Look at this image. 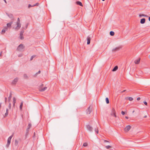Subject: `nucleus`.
<instances>
[{
	"label": "nucleus",
	"instance_id": "e2e57ef3",
	"mask_svg": "<svg viewBox=\"0 0 150 150\" xmlns=\"http://www.w3.org/2000/svg\"><path fill=\"white\" fill-rule=\"evenodd\" d=\"M18 1L19 0H18Z\"/></svg>",
	"mask_w": 150,
	"mask_h": 150
},
{
	"label": "nucleus",
	"instance_id": "6e6552de",
	"mask_svg": "<svg viewBox=\"0 0 150 150\" xmlns=\"http://www.w3.org/2000/svg\"><path fill=\"white\" fill-rule=\"evenodd\" d=\"M18 80V78H15L13 80V81L12 84V85H15L17 82Z\"/></svg>",
	"mask_w": 150,
	"mask_h": 150
},
{
	"label": "nucleus",
	"instance_id": "864d4df0",
	"mask_svg": "<svg viewBox=\"0 0 150 150\" xmlns=\"http://www.w3.org/2000/svg\"><path fill=\"white\" fill-rule=\"evenodd\" d=\"M149 21H150V17H149Z\"/></svg>",
	"mask_w": 150,
	"mask_h": 150
},
{
	"label": "nucleus",
	"instance_id": "9b49d317",
	"mask_svg": "<svg viewBox=\"0 0 150 150\" xmlns=\"http://www.w3.org/2000/svg\"><path fill=\"white\" fill-rule=\"evenodd\" d=\"M6 14L11 19H13L14 17L13 14H8V13H6Z\"/></svg>",
	"mask_w": 150,
	"mask_h": 150
},
{
	"label": "nucleus",
	"instance_id": "dca6fc26",
	"mask_svg": "<svg viewBox=\"0 0 150 150\" xmlns=\"http://www.w3.org/2000/svg\"><path fill=\"white\" fill-rule=\"evenodd\" d=\"M140 61V59L135 61L134 63L136 64H138L139 63Z\"/></svg>",
	"mask_w": 150,
	"mask_h": 150
},
{
	"label": "nucleus",
	"instance_id": "8fccbe9b",
	"mask_svg": "<svg viewBox=\"0 0 150 150\" xmlns=\"http://www.w3.org/2000/svg\"><path fill=\"white\" fill-rule=\"evenodd\" d=\"M125 118L126 119H128V118H129V117H127V116H126L125 117Z\"/></svg>",
	"mask_w": 150,
	"mask_h": 150
},
{
	"label": "nucleus",
	"instance_id": "13d9d810",
	"mask_svg": "<svg viewBox=\"0 0 150 150\" xmlns=\"http://www.w3.org/2000/svg\"><path fill=\"white\" fill-rule=\"evenodd\" d=\"M134 110H133V111L132 112H133V113H134Z\"/></svg>",
	"mask_w": 150,
	"mask_h": 150
},
{
	"label": "nucleus",
	"instance_id": "7ed1b4c3",
	"mask_svg": "<svg viewBox=\"0 0 150 150\" xmlns=\"http://www.w3.org/2000/svg\"><path fill=\"white\" fill-rule=\"evenodd\" d=\"M92 106H90L87 108V109L86 110V113L87 114H89L91 112L92 110Z\"/></svg>",
	"mask_w": 150,
	"mask_h": 150
},
{
	"label": "nucleus",
	"instance_id": "c9c22d12",
	"mask_svg": "<svg viewBox=\"0 0 150 150\" xmlns=\"http://www.w3.org/2000/svg\"><path fill=\"white\" fill-rule=\"evenodd\" d=\"M8 107L10 109L11 107V103H9L8 105Z\"/></svg>",
	"mask_w": 150,
	"mask_h": 150
},
{
	"label": "nucleus",
	"instance_id": "9d476101",
	"mask_svg": "<svg viewBox=\"0 0 150 150\" xmlns=\"http://www.w3.org/2000/svg\"><path fill=\"white\" fill-rule=\"evenodd\" d=\"M87 44L89 45L90 44V41L91 40V38L89 36H88L87 37Z\"/></svg>",
	"mask_w": 150,
	"mask_h": 150
},
{
	"label": "nucleus",
	"instance_id": "de8ad7c7",
	"mask_svg": "<svg viewBox=\"0 0 150 150\" xmlns=\"http://www.w3.org/2000/svg\"><path fill=\"white\" fill-rule=\"evenodd\" d=\"M38 4H39L38 3H37L35 4L34 5H35V6H38Z\"/></svg>",
	"mask_w": 150,
	"mask_h": 150
},
{
	"label": "nucleus",
	"instance_id": "052dcab7",
	"mask_svg": "<svg viewBox=\"0 0 150 150\" xmlns=\"http://www.w3.org/2000/svg\"><path fill=\"white\" fill-rule=\"evenodd\" d=\"M20 55H19L18 56V57H20Z\"/></svg>",
	"mask_w": 150,
	"mask_h": 150
},
{
	"label": "nucleus",
	"instance_id": "4be33fe9",
	"mask_svg": "<svg viewBox=\"0 0 150 150\" xmlns=\"http://www.w3.org/2000/svg\"><path fill=\"white\" fill-rule=\"evenodd\" d=\"M139 17L140 18H141L142 16H144V17H147V15H144V14H139Z\"/></svg>",
	"mask_w": 150,
	"mask_h": 150
},
{
	"label": "nucleus",
	"instance_id": "473e14b6",
	"mask_svg": "<svg viewBox=\"0 0 150 150\" xmlns=\"http://www.w3.org/2000/svg\"><path fill=\"white\" fill-rule=\"evenodd\" d=\"M34 57H35V55L32 56L31 57L30 60H33V58H34Z\"/></svg>",
	"mask_w": 150,
	"mask_h": 150
},
{
	"label": "nucleus",
	"instance_id": "a211bd4d",
	"mask_svg": "<svg viewBox=\"0 0 150 150\" xmlns=\"http://www.w3.org/2000/svg\"><path fill=\"white\" fill-rule=\"evenodd\" d=\"M12 97V93L11 92H10V95L8 98V101H9Z\"/></svg>",
	"mask_w": 150,
	"mask_h": 150
},
{
	"label": "nucleus",
	"instance_id": "5701e85b",
	"mask_svg": "<svg viewBox=\"0 0 150 150\" xmlns=\"http://www.w3.org/2000/svg\"><path fill=\"white\" fill-rule=\"evenodd\" d=\"M114 34V32L112 31H111L110 33V34L111 36H113Z\"/></svg>",
	"mask_w": 150,
	"mask_h": 150
},
{
	"label": "nucleus",
	"instance_id": "7c9ffc66",
	"mask_svg": "<svg viewBox=\"0 0 150 150\" xmlns=\"http://www.w3.org/2000/svg\"><path fill=\"white\" fill-rule=\"evenodd\" d=\"M6 28L3 29L2 30L1 32L2 33H4L6 32Z\"/></svg>",
	"mask_w": 150,
	"mask_h": 150
},
{
	"label": "nucleus",
	"instance_id": "e433bc0d",
	"mask_svg": "<svg viewBox=\"0 0 150 150\" xmlns=\"http://www.w3.org/2000/svg\"><path fill=\"white\" fill-rule=\"evenodd\" d=\"M20 21L19 18H18L17 19V22L20 23Z\"/></svg>",
	"mask_w": 150,
	"mask_h": 150
},
{
	"label": "nucleus",
	"instance_id": "79ce46f5",
	"mask_svg": "<svg viewBox=\"0 0 150 150\" xmlns=\"http://www.w3.org/2000/svg\"><path fill=\"white\" fill-rule=\"evenodd\" d=\"M30 128H27V129H26V132H28V131H29V129Z\"/></svg>",
	"mask_w": 150,
	"mask_h": 150
},
{
	"label": "nucleus",
	"instance_id": "09e8293b",
	"mask_svg": "<svg viewBox=\"0 0 150 150\" xmlns=\"http://www.w3.org/2000/svg\"><path fill=\"white\" fill-rule=\"evenodd\" d=\"M2 53V51H1V53H0V57H1V54Z\"/></svg>",
	"mask_w": 150,
	"mask_h": 150
},
{
	"label": "nucleus",
	"instance_id": "2eb2a0df",
	"mask_svg": "<svg viewBox=\"0 0 150 150\" xmlns=\"http://www.w3.org/2000/svg\"><path fill=\"white\" fill-rule=\"evenodd\" d=\"M118 68V67L117 66H115L114 68L112 69V71H116Z\"/></svg>",
	"mask_w": 150,
	"mask_h": 150
},
{
	"label": "nucleus",
	"instance_id": "a18cd8bd",
	"mask_svg": "<svg viewBox=\"0 0 150 150\" xmlns=\"http://www.w3.org/2000/svg\"><path fill=\"white\" fill-rule=\"evenodd\" d=\"M126 91V90H123V91H122L121 92V93H123V92H124L125 91Z\"/></svg>",
	"mask_w": 150,
	"mask_h": 150
},
{
	"label": "nucleus",
	"instance_id": "bf43d9fd",
	"mask_svg": "<svg viewBox=\"0 0 150 150\" xmlns=\"http://www.w3.org/2000/svg\"><path fill=\"white\" fill-rule=\"evenodd\" d=\"M103 1H104L105 0H102Z\"/></svg>",
	"mask_w": 150,
	"mask_h": 150
},
{
	"label": "nucleus",
	"instance_id": "39448f33",
	"mask_svg": "<svg viewBox=\"0 0 150 150\" xmlns=\"http://www.w3.org/2000/svg\"><path fill=\"white\" fill-rule=\"evenodd\" d=\"M115 113L116 112L114 108H113L112 110L111 113V115L116 117V116L115 115Z\"/></svg>",
	"mask_w": 150,
	"mask_h": 150
},
{
	"label": "nucleus",
	"instance_id": "72a5a7b5",
	"mask_svg": "<svg viewBox=\"0 0 150 150\" xmlns=\"http://www.w3.org/2000/svg\"><path fill=\"white\" fill-rule=\"evenodd\" d=\"M34 6H35V5H31V4H29L28 5V8H30V7H33Z\"/></svg>",
	"mask_w": 150,
	"mask_h": 150
},
{
	"label": "nucleus",
	"instance_id": "393cba45",
	"mask_svg": "<svg viewBox=\"0 0 150 150\" xmlns=\"http://www.w3.org/2000/svg\"><path fill=\"white\" fill-rule=\"evenodd\" d=\"M106 102L107 104H108L109 103V101L108 98H106L105 99Z\"/></svg>",
	"mask_w": 150,
	"mask_h": 150
},
{
	"label": "nucleus",
	"instance_id": "f257e3e1",
	"mask_svg": "<svg viewBox=\"0 0 150 150\" xmlns=\"http://www.w3.org/2000/svg\"><path fill=\"white\" fill-rule=\"evenodd\" d=\"M12 137H13L12 135H11L8 138V140H7V143L6 145V146L7 147H8L9 146V145L11 143V140Z\"/></svg>",
	"mask_w": 150,
	"mask_h": 150
},
{
	"label": "nucleus",
	"instance_id": "3c124183",
	"mask_svg": "<svg viewBox=\"0 0 150 150\" xmlns=\"http://www.w3.org/2000/svg\"><path fill=\"white\" fill-rule=\"evenodd\" d=\"M147 117V115H145V116H144V118H146Z\"/></svg>",
	"mask_w": 150,
	"mask_h": 150
},
{
	"label": "nucleus",
	"instance_id": "49530a36",
	"mask_svg": "<svg viewBox=\"0 0 150 150\" xmlns=\"http://www.w3.org/2000/svg\"><path fill=\"white\" fill-rule=\"evenodd\" d=\"M104 142H109V141L107 140H104Z\"/></svg>",
	"mask_w": 150,
	"mask_h": 150
},
{
	"label": "nucleus",
	"instance_id": "603ef678",
	"mask_svg": "<svg viewBox=\"0 0 150 150\" xmlns=\"http://www.w3.org/2000/svg\"><path fill=\"white\" fill-rule=\"evenodd\" d=\"M28 26V25H26V28H27Z\"/></svg>",
	"mask_w": 150,
	"mask_h": 150
},
{
	"label": "nucleus",
	"instance_id": "c85d7f7f",
	"mask_svg": "<svg viewBox=\"0 0 150 150\" xmlns=\"http://www.w3.org/2000/svg\"><path fill=\"white\" fill-rule=\"evenodd\" d=\"M128 100L129 101H132L133 100V98L132 97H128Z\"/></svg>",
	"mask_w": 150,
	"mask_h": 150
},
{
	"label": "nucleus",
	"instance_id": "1a4fd4ad",
	"mask_svg": "<svg viewBox=\"0 0 150 150\" xmlns=\"http://www.w3.org/2000/svg\"><path fill=\"white\" fill-rule=\"evenodd\" d=\"M13 23V22L11 21L10 23H8L7 24V27L6 28V30L7 29V28H11V25Z\"/></svg>",
	"mask_w": 150,
	"mask_h": 150
},
{
	"label": "nucleus",
	"instance_id": "c03bdc74",
	"mask_svg": "<svg viewBox=\"0 0 150 150\" xmlns=\"http://www.w3.org/2000/svg\"><path fill=\"white\" fill-rule=\"evenodd\" d=\"M140 99V97H138L137 98V100H139Z\"/></svg>",
	"mask_w": 150,
	"mask_h": 150
},
{
	"label": "nucleus",
	"instance_id": "4d7b16f0",
	"mask_svg": "<svg viewBox=\"0 0 150 150\" xmlns=\"http://www.w3.org/2000/svg\"><path fill=\"white\" fill-rule=\"evenodd\" d=\"M149 58H150V55H149Z\"/></svg>",
	"mask_w": 150,
	"mask_h": 150
},
{
	"label": "nucleus",
	"instance_id": "a19ab883",
	"mask_svg": "<svg viewBox=\"0 0 150 150\" xmlns=\"http://www.w3.org/2000/svg\"><path fill=\"white\" fill-rule=\"evenodd\" d=\"M121 114L122 115H124L125 114V112H124V111H122L121 112Z\"/></svg>",
	"mask_w": 150,
	"mask_h": 150
},
{
	"label": "nucleus",
	"instance_id": "0eeeda50",
	"mask_svg": "<svg viewBox=\"0 0 150 150\" xmlns=\"http://www.w3.org/2000/svg\"><path fill=\"white\" fill-rule=\"evenodd\" d=\"M86 128L90 132H92V131L93 128L92 127L90 126L89 125H86Z\"/></svg>",
	"mask_w": 150,
	"mask_h": 150
},
{
	"label": "nucleus",
	"instance_id": "6e6d98bb",
	"mask_svg": "<svg viewBox=\"0 0 150 150\" xmlns=\"http://www.w3.org/2000/svg\"><path fill=\"white\" fill-rule=\"evenodd\" d=\"M4 0V1L6 3V0Z\"/></svg>",
	"mask_w": 150,
	"mask_h": 150
},
{
	"label": "nucleus",
	"instance_id": "bb28decb",
	"mask_svg": "<svg viewBox=\"0 0 150 150\" xmlns=\"http://www.w3.org/2000/svg\"><path fill=\"white\" fill-rule=\"evenodd\" d=\"M8 114V109H6V113L5 114V116H6Z\"/></svg>",
	"mask_w": 150,
	"mask_h": 150
},
{
	"label": "nucleus",
	"instance_id": "58836bf2",
	"mask_svg": "<svg viewBox=\"0 0 150 150\" xmlns=\"http://www.w3.org/2000/svg\"><path fill=\"white\" fill-rule=\"evenodd\" d=\"M41 73V71L40 70H39L38 72H37L36 73V74H40V73Z\"/></svg>",
	"mask_w": 150,
	"mask_h": 150
},
{
	"label": "nucleus",
	"instance_id": "aec40b11",
	"mask_svg": "<svg viewBox=\"0 0 150 150\" xmlns=\"http://www.w3.org/2000/svg\"><path fill=\"white\" fill-rule=\"evenodd\" d=\"M23 77L25 79H27L28 78V77L26 74H23Z\"/></svg>",
	"mask_w": 150,
	"mask_h": 150
},
{
	"label": "nucleus",
	"instance_id": "412c9836",
	"mask_svg": "<svg viewBox=\"0 0 150 150\" xmlns=\"http://www.w3.org/2000/svg\"><path fill=\"white\" fill-rule=\"evenodd\" d=\"M14 144H15V145L16 146H18V142L17 140L16 139L15 140V142H14Z\"/></svg>",
	"mask_w": 150,
	"mask_h": 150
},
{
	"label": "nucleus",
	"instance_id": "4c0bfd02",
	"mask_svg": "<svg viewBox=\"0 0 150 150\" xmlns=\"http://www.w3.org/2000/svg\"><path fill=\"white\" fill-rule=\"evenodd\" d=\"M144 103L145 105H147V103L146 101H144Z\"/></svg>",
	"mask_w": 150,
	"mask_h": 150
},
{
	"label": "nucleus",
	"instance_id": "4468645a",
	"mask_svg": "<svg viewBox=\"0 0 150 150\" xmlns=\"http://www.w3.org/2000/svg\"><path fill=\"white\" fill-rule=\"evenodd\" d=\"M121 48L120 47H117L115 48L112 49V51H116L119 50Z\"/></svg>",
	"mask_w": 150,
	"mask_h": 150
},
{
	"label": "nucleus",
	"instance_id": "f3484780",
	"mask_svg": "<svg viewBox=\"0 0 150 150\" xmlns=\"http://www.w3.org/2000/svg\"><path fill=\"white\" fill-rule=\"evenodd\" d=\"M47 89V87H45L43 88H42V89L40 90V91L41 92H43L45 91Z\"/></svg>",
	"mask_w": 150,
	"mask_h": 150
},
{
	"label": "nucleus",
	"instance_id": "37998d69",
	"mask_svg": "<svg viewBox=\"0 0 150 150\" xmlns=\"http://www.w3.org/2000/svg\"><path fill=\"white\" fill-rule=\"evenodd\" d=\"M7 99V98L6 97L5 98V103H6Z\"/></svg>",
	"mask_w": 150,
	"mask_h": 150
},
{
	"label": "nucleus",
	"instance_id": "20e7f679",
	"mask_svg": "<svg viewBox=\"0 0 150 150\" xmlns=\"http://www.w3.org/2000/svg\"><path fill=\"white\" fill-rule=\"evenodd\" d=\"M16 25L17 26L15 27V29L18 30L21 28V24L20 23L17 22Z\"/></svg>",
	"mask_w": 150,
	"mask_h": 150
},
{
	"label": "nucleus",
	"instance_id": "ea45409f",
	"mask_svg": "<svg viewBox=\"0 0 150 150\" xmlns=\"http://www.w3.org/2000/svg\"><path fill=\"white\" fill-rule=\"evenodd\" d=\"M28 128H30V127H31V125L30 124H29L28 125Z\"/></svg>",
	"mask_w": 150,
	"mask_h": 150
},
{
	"label": "nucleus",
	"instance_id": "5fc2aeb1",
	"mask_svg": "<svg viewBox=\"0 0 150 150\" xmlns=\"http://www.w3.org/2000/svg\"><path fill=\"white\" fill-rule=\"evenodd\" d=\"M127 98H128V97H126L125 98V99H127Z\"/></svg>",
	"mask_w": 150,
	"mask_h": 150
},
{
	"label": "nucleus",
	"instance_id": "6ab92c4d",
	"mask_svg": "<svg viewBox=\"0 0 150 150\" xmlns=\"http://www.w3.org/2000/svg\"><path fill=\"white\" fill-rule=\"evenodd\" d=\"M16 102V98H15L14 97L13 98V106H14L15 105Z\"/></svg>",
	"mask_w": 150,
	"mask_h": 150
},
{
	"label": "nucleus",
	"instance_id": "c756f323",
	"mask_svg": "<svg viewBox=\"0 0 150 150\" xmlns=\"http://www.w3.org/2000/svg\"><path fill=\"white\" fill-rule=\"evenodd\" d=\"M111 146H109V145L106 146H105V147L107 149H109L110 148H111Z\"/></svg>",
	"mask_w": 150,
	"mask_h": 150
},
{
	"label": "nucleus",
	"instance_id": "f704fd0d",
	"mask_svg": "<svg viewBox=\"0 0 150 150\" xmlns=\"http://www.w3.org/2000/svg\"><path fill=\"white\" fill-rule=\"evenodd\" d=\"M20 39L21 40H23L24 39L23 37V35L20 36Z\"/></svg>",
	"mask_w": 150,
	"mask_h": 150
},
{
	"label": "nucleus",
	"instance_id": "cd10ccee",
	"mask_svg": "<svg viewBox=\"0 0 150 150\" xmlns=\"http://www.w3.org/2000/svg\"><path fill=\"white\" fill-rule=\"evenodd\" d=\"M95 131L96 132V133L97 134H98V128H95Z\"/></svg>",
	"mask_w": 150,
	"mask_h": 150
},
{
	"label": "nucleus",
	"instance_id": "f03ea898",
	"mask_svg": "<svg viewBox=\"0 0 150 150\" xmlns=\"http://www.w3.org/2000/svg\"><path fill=\"white\" fill-rule=\"evenodd\" d=\"M24 48V47L23 44H21L19 45L18 47L17 50L20 51H21L23 50V48Z\"/></svg>",
	"mask_w": 150,
	"mask_h": 150
},
{
	"label": "nucleus",
	"instance_id": "b1692460",
	"mask_svg": "<svg viewBox=\"0 0 150 150\" xmlns=\"http://www.w3.org/2000/svg\"><path fill=\"white\" fill-rule=\"evenodd\" d=\"M23 105V102H22L21 103V104L20 106V109L21 110L22 109Z\"/></svg>",
	"mask_w": 150,
	"mask_h": 150
},
{
	"label": "nucleus",
	"instance_id": "423d86ee",
	"mask_svg": "<svg viewBox=\"0 0 150 150\" xmlns=\"http://www.w3.org/2000/svg\"><path fill=\"white\" fill-rule=\"evenodd\" d=\"M131 126L130 125L127 126L124 129V130L125 132H128L130 129Z\"/></svg>",
	"mask_w": 150,
	"mask_h": 150
},
{
	"label": "nucleus",
	"instance_id": "680f3d73",
	"mask_svg": "<svg viewBox=\"0 0 150 150\" xmlns=\"http://www.w3.org/2000/svg\"><path fill=\"white\" fill-rule=\"evenodd\" d=\"M20 55H19L18 56V57H20Z\"/></svg>",
	"mask_w": 150,
	"mask_h": 150
},
{
	"label": "nucleus",
	"instance_id": "2f4dec72",
	"mask_svg": "<svg viewBox=\"0 0 150 150\" xmlns=\"http://www.w3.org/2000/svg\"><path fill=\"white\" fill-rule=\"evenodd\" d=\"M83 146H88V144L86 142L84 143H83Z\"/></svg>",
	"mask_w": 150,
	"mask_h": 150
},
{
	"label": "nucleus",
	"instance_id": "f8f14e48",
	"mask_svg": "<svg viewBox=\"0 0 150 150\" xmlns=\"http://www.w3.org/2000/svg\"><path fill=\"white\" fill-rule=\"evenodd\" d=\"M145 18L141 19L140 20V23L142 24H144L145 23Z\"/></svg>",
	"mask_w": 150,
	"mask_h": 150
},
{
	"label": "nucleus",
	"instance_id": "ddd939ff",
	"mask_svg": "<svg viewBox=\"0 0 150 150\" xmlns=\"http://www.w3.org/2000/svg\"><path fill=\"white\" fill-rule=\"evenodd\" d=\"M76 4L77 5H79V6H83V4H82V3L80 1H77L76 2Z\"/></svg>",
	"mask_w": 150,
	"mask_h": 150
},
{
	"label": "nucleus",
	"instance_id": "a878e982",
	"mask_svg": "<svg viewBox=\"0 0 150 150\" xmlns=\"http://www.w3.org/2000/svg\"><path fill=\"white\" fill-rule=\"evenodd\" d=\"M24 32V30H22V31H21L20 33V36L23 35Z\"/></svg>",
	"mask_w": 150,
	"mask_h": 150
}]
</instances>
